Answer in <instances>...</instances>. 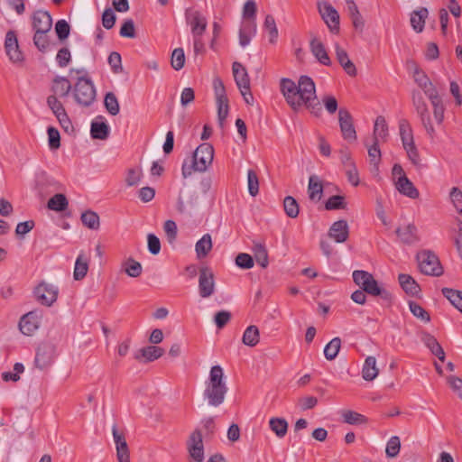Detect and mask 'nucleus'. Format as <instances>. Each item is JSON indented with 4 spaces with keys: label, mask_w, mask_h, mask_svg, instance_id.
Segmentation results:
<instances>
[{
    "label": "nucleus",
    "mask_w": 462,
    "mask_h": 462,
    "mask_svg": "<svg viewBox=\"0 0 462 462\" xmlns=\"http://www.w3.org/2000/svg\"><path fill=\"white\" fill-rule=\"evenodd\" d=\"M47 32H35L33 36V43L40 51L44 52L48 46L49 41L46 36Z\"/></svg>",
    "instance_id": "obj_60"
},
{
    "label": "nucleus",
    "mask_w": 462,
    "mask_h": 462,
    "mask_svg": "<svg viewBox=\"0 0 462 462\" xmlns=\"http://www.w3.org/2000/svg\"><path fill=\"white\" fill-rule=\"evenodd\" d=\"M341 415L343 421L350 425H360L366 422V419L364 415L354 411H343Z\"/></svg>",
    "instance_id": "obj_47"
},
{
    "label": "nucleus",
    "mask_w": 462,
    "mask_h": 462,
    "mask_svg": "<svg viewBox=\"0 0 462 462\" xmlns=\"http://www.w3.org/2000/svg\"><path fill=\"white\" fill-rule=\"evenodd\" d=\"M395 233L399 240L404 245H411L420 241L418 228L413 223L399 226Z\"/></svg>",
    "instance_id": "obj_16"
},
{
    "label": "nucleus",
    "mask_w": 462,
    "mask_h": 462,
    "mask_svg": "<svg viewBox=\"0 0 462 462\" xmlns=\"http://www.w3.org/2000/svg\"><path fill=\"white\" fill-rule=\"evenodd\" d=\"M227 391L223 368L218 365H213L209 371L208 378L205 382L204 400L208 402L209 406L218 407L225 402Z\"/></svg>",
    "instance_id": "obj_3"
},
{
    "label": "nucleus",
    "mask_w": 462,
    "mask_h": 462,
    "mask_svg": "<svg viewBox=\"0 0 462 462\" xmlns=\"http://www.w3.org/2000/svg\"><path fill=\"white\" fill-rule=\"evenodd\" d=\"M319 13L328 27L329 31L333 33L339 32V14L338 12L327 1L318 3Z\"/></svg>",
    "instance_id": "obj_9"
},
{
    "label": "nucleus",
    "mask_w": 462,
    "mask_h": 462,
    "mask_svg": "<svg viewBox=\"0 0 462 462\" xmlns=\"http://www.w3.org/2000/svg\"><path fill=\"white\" fill-rule=\"evenodd\" d=\"M231 319V313L228 310H220L215 314L214 321L218 328H224Z\"/></svg>",
    "instance_id": "obj_63"
},
{
    "label": "nucleus",
    "mask_w": 462,
    "mask_h": 462,
    "mask_svg": "<svg viewBox=\"0 0 462 462\" xmlns=\"http://www.w3.org/2000/svg\"><path fill=\"white\" fill-rule=\"evenodd\" d=\"M82 224L89 229L97 230L100 226L99 216L92 210H87L80 217Z\"/></svg>",
    "instance_id": "obj_40"
},
{
    "label": "nucleus",
    "mask_w": 462,
    "mask_h": 462,
    "mask_svg": "<svg viewBox=\"0 0 462 462\" xmlns=\"http://www.w3.org/2000/svg\"><path fill=\"white\" fill-rule=\"evenodd\" d=\"M353 280L366 293L372 296H380L385 301L392 300V294L381 288L370 273L362 270L354 271Z\"/></svg>",
    "instance_id": "obj_5"
},
{
    "label": "nucleus",
    "mask_w": 462,
    "mask_h": 462,
    "mask_svg": "<svg viewBox=\"0 0 462 462\" xmlns=\"http://www.w3.org/2000/svg\"><path fill=\"white\" fill-rule=\"evenodd\" d=\"M421 341L440 361L443 362L445 360V352L440 344L432 335L429 333H423L421 336Z\"/></svg>",
    "instance_id": "obj_27"
},
{
    "label": "nucleus",
    "mask_w": 462,
    "mask_h": 462,
    "mask_svg": "<svg viewBox=\"0 0 462 462\" xmlns=\"http://www.w3.org/2000/svg\"><path fill=\"white\" fill-rule=\"evenodd\" d=\"M48 133V142L49 146L51 150H57L60 146V135L59 131L54 127H49L47 130Z\"/></svg>",
    "instance_id": "obj_57"
},
{
    "label": "nucleus",
    "mask_w": 462,
    "mask_h": 462,
    "mask_svg": "<svg viewBox=\"0 0 462 462\" xmlns=\"http://www.w3.org/2000/svg\"><path fill=\"white\" fill-rule=\"evenodd\" d=\"M411 100L415 111L420 117L421 125H423L427 134L430 136V138H434L436 131L432 124L428 105L425 102L421 93L416 90L412 91Z\"/></svg>",
    "instance_id": "obj_7"
},
{
    "label": "nucleus",
    "mask_w": 462,
    "mask_h": 462,
    "mask_svg": "<svg viewBox=\"0 0 462 462\" xmlns=\"http://www.w3.org/2000/svg\"><path fill=\"white\" fill-rule=\"evenodd\" d=\"M396 189L400 193L411 199H417L420 195L418 189L413 183L406 177V175L398 178L395 182Z\"/></svg>",
    "instance_id": "obj_24"
},
{
    "label": "nucleus",
    "mask_w": 462,
    "mask_h": 462,
    "mask_svg": "<svg viewBox=\"0 0 462 462\" xmlns=\"http://www.w3.org/2000/svg\"><path fill=\"white\" fill-rule=\"evenodd\" d=\"M143 176L142 170L140 169H130L127 171L125 182L127 186L137 185Z\"/></svg>",
    "instance_id": "obj_62"
},
{
    "label": "nucleus",
    "mask_w": 462,
    "mask_h": 462,
    "mask_svg": "<svg viewBox=\"0 0 462 462\" xmlns=\"http://www.w3.org/2000/svg\"><path fill=\"white\" fill-rule=\"evenodd\" d=\"M288 426L287 420L283 418L273 417L269 420V427L271 430L279 439H282L287 434Z\"/></svg>",
    "instance_id": "obj_34"
},
{
    "label": "nucleus",
    "mask_w": 462,
    "mask_h": 462,
    "mask_svg": "<svg viewBox=\"0 0 462 462\" xmlns=\"http://www.w3.org/2000/svg\"><path fill=\"white\" fill-rule=\"evenodd\" d=\"M346 203L345 202V198L343 196L335 195L330 197L325 205L326 209L334 210L346 208Z\"/></svg>",
    "instance_id": "obj_55"
},
{
    "label": "nucleus",
    "mask_w": 462,
    "mask_h": 462,
    "mask_svg": "<svg viewBox=\"0 0 462 462\" xmlns=\"http://www.w3.org/2000/svg\"><path fill=\"white\" fill-rule=\"evenodd\" d=\"M112 434L116 444L118 462H130L129 448L125 435L118 431L116 425L112 427Z\"/></svg>",
    "instance_id": "obj_17"
},
{
    "label": "nucleus",
    "mask_w": 462,
    "mask_h": 462,
    "mask_svg": "<svg viewBox=\"0 0 462 462\" xmlns=\"http://www.w3.org/2000/svg\"><path fill=\"white\" fill-rule=\"evenodd\" d=\"M408 66L412 70V77L416 84L422 89L423 93L430 101L433 109V118L438 125L444 121L445 106L438 89L433 85L428 75L413 61H408Z\"/></svg>",
    "instance_id": "obj_2"
},
{
    "label": "nucleus",
    "mask_w": 462,
    "mask_h": 462,
    "mask_svg": "<svg viewBox=\"0 0 462 462\" xmlns=\"http://www.w3.org/2000/svg\"><path fill=\"white\" fill-rule=\"evenodd\" d=\"M52 26V18L49 12L38 10L32 15V27L35 32H48Z\"/></svg>",
    "instance_id": "obj_21"
},
{
    "label": "nucleus",
    "mask_w": 462,
    "mask_h": 462,
    "mask_svg": "<svg viewBox=\"0 0 462 462\" xmlns=\"http://www.w3.org/2000/svg\"><path fill=\"white\" fill-rule=\"evenodd\" d=\"M310 51L314 57L321 64L325 66H329L331 64V60L328 57V54L325 49L324 44L317 38H313L310 41Z\"/></svg>",
    "instance_id": "obj_25"
},
{
    "label": "nucleus",
    "mask_w": 462,
    "mask_h": 462,
    "mask_svg": "<svg viewBox=\"0 0 462 462\" xmlns=\"http://www.w3.org/2000/svg\"><path fill=\"white\" fill-rule=\"evenodd\" d=\"M47 105L55 116L66 111L63 105L58 100L55 95H51L47 97Z\"/></svg>",
    "instance_id": "obj_59"
},
{
    "label": "nucleus",
    "mask_w": 462,
    "mask_h": 462,
    "mask_svg": "<svg viewBox=\"0 0 462 462\" xmlns=\"http://www.w3.org/2000/svg\"><path fill=\"white\" fill-rule=\"evenodd\" d=\"M212 249V238L209 234H205L195 245V250L198 258H203L208 255V254Z\"/></svg>",
    "instance_id": "obj_36"
},
{
    "label": "nucleus",
    "mask_w": 462,
    "mask_h": 462,
    "mask_svg": "<svg viewBox=\"0 0 462 462\" xmlns=\"http://www.w3.org/2000/svg\"><path fill=\"white\" fill-rule=\"evenodd\" d=\"M140 353L146 362H152L160 358L164 354V350L159 346H149L141 348Z\"/></svg>",
    "instance_id": "obj_46"
},
{
    "label": "nucleus",
    "mask_w": 462,
    "mask_h": 462,
    "mask_svg": "<svg viewBox=\"0 0 462 462\" xmlns=\"http://www.w3.org/2000/svg\"><path fill=\"white\" fill-rule=\"evenodd\" d=\"M416 258L422 273L431 276H440L443 273L442 265L432 251L422 250L417 254Z\"/></svg>",
    "instance_id": "obj_8"
},
{
    "label": "nucleus",
    "mask_w": 462,
    "mask_h": 462,
    "mask_svg": "<svg viewBox=\"0 0 462 462\" xmlns=\"http://www.w3.org/2000/svg\"><path fill=\"white\" fill-rule=\"evenodd\" d=\"M55 346L51 343H42L36 351L34 364L40 370L49 367L54 359Z\"/></svg>",
    "instance_id": "obj_12"
},
{
    "label": "nucleus",
    "mask_w": 462,
    "mask_h": 462,
    "mask_svg": "<svg viewBox=\"0 0 462 462\" xmlns=\"http://www.w3.org/2000/svg\"><path fill=\"white\" fill-rule=\"evenodd\" d=\"M379 369L376 366V359L374 356H367L365 360L362 376L365 381H373L377 377Z\"/></svg>",
    "instance_id": "obj_32"
},
{
    "label": "nucleus",
    "mask_w": 462,
    "mask_h": 462,
    "mask_svg": "<svg viewBox=\"0 0 462 462\" xmlns=\"http://www.w3.org/2000/svg\"><path fill=\"white\" fill-rule=\"evenodd\" d=\"M442 293L456 309L462 312V291L443 288Z\"/></svg>",
    "instance_id": "obj_43"
},
{
    "label": "nucleus",
    "mask_w": 462,
    "mask_h": 462,
    "mask_svg": "<svg viewBox=\"0 0 462 462\" xmlns=\"http://www.w3.org/2000/svg\"><path fill=\"white\" fill-rule=\"evenodd\" d=\"M88 262L86 257L82 254H80L75 263V268L73 276L76 281L82 280L88 273Z\"/></svg>",
    "instance_id": "obj_41"
},
{
    "label": "nucleus",
    "mask_w": 462,
    "mask_h": 462,
    "mask_svg": "<svg viewBox=\"0 0 462 462\" xmlns=\"http://www.w3.org/2000/svg\"><path fill=\"white\" fill-rule=\"evenodd\" d=\"M341 347V339L339 337H334L331 339L324 348V356L325 357L331 361L334 360L340 350Z\"/></svg>",
    "instance_id": "obj_44"
},
{
    "label": "nucleus",
    "mask_w": 462,
    "mask_h": 462,
    "mask_svg": "<svg viewBox=\"0 0 462 462\" xmlns=\"http://www.w3.org/2000/svg\"><path fill=\"white\" fill-rule=\"evenodd\" d=\"M214 159V148L210 143H204L197 147L189 163L184 162L181 174L184 179L189 177L194 171L204 172L211 165Z\"/></svg>",
    "instance_id": "obj_4"
},
{
    "label": "nucleus",
    "mask_w": 462,
    "mask_h": 462,
    "mask_svg": "<svg viewBox=\"0 0 462 462\" xmlns=\"http://www.w3.org/2000/svg\"><path fill=\"white\" fill-rule=\"evenodd\" d=\"M247 184L249 194L255 197L259 192V180L256 173L253 170L247 172Z\"/></svg>",
    "instance_id": "obj_54"
},
{
    "label": "nucleus",
    "mask_w": 462,
    "mask_h": 462,
    "mask_svg": "<svg viewBox=\"0 0 462 462\" xmlns=\"http://www.w3.org/2000/svg\"><path fill=\"white\" fill-rule=\"evenodd\" d=\"M409 307L411 312L419 319L424 322H430V314L417 302L410 301Z\"/></svg>",
    "instance_id": "obj_53"
},
{
    "label": "nucleus",
    "mask_w": 462,
    "mask_h": 462,
    "mask_svg": "<svg viewBox=\"0 0 462 462\" xmlns=\"http://www.w3.org/2000/svg\"><path fill=\"white\" fill-rule=\"evenodd\" d=\"M283 208L289 217L295 218L299 215V205L296 199L291 196L285 197L283 200Z\"/></svg>",
    "instance_id": "obj_49"
},
{
    "label": "nucleus",
    "mask_w": 462,
    "mask_h": 462,
    "mask_svg": "<svg viewBox=\"0 0 462 462\" xmlns=\"http://www.w3.org/2000/svg\"><path fill=\"white\" fill-rule=\"evenodd\" d=\"M236 264L242 269H251L254 266V258L245 253H240L236 257Z\"/></svg>",
    "instance_id": "obj_58"
},
{
    "label": "nucleus",
    "mask_w": 462,
    "mask_h": 462,
    "mask_svg": "<svg viewBox=\"0 0 462 462\" xmlns=\"http://www.w3.org/2000/svg\"><path fill=\"white\" fill-rule=\"evenodd\" d=\"M5 48L6 54L13 62L23 60V54L19 50L18 40L14 31H8L5 35Z\"/></svg>",
    "instance_id": "obj_19"
},
{
    "label": "nucleus",
    "mask_w": 462,
    "mask_h": 462,
    "mask_svg": "<svg viewBox=\"0 0 462 462\" xmlns=\"http://www.w3.org/2000/svg\"><path fill=\"white\" fill-rule=\"evenodd\" d=\"M104 105L106 111L111 116H116L120 112V106L116 96L113 92H108L105 96Z\"/></svg>",
    "instance_id": "obj_45"
},
{
    "label": "nucleus",
    "mask_w": 462,
    "mask_h": 462,
    "mask_svg": "<svg viewBox=\"0 0 462 462\" xmlns=\"http://www.w3.org/2000/svg\"><path fill=\"white\" fill-rule=\"evenodd\" d=\"M328 236L337 243H344L349 236V226L346 220L340 219L332 224Z\"/></svg>",
    "instance_id": "obj_20"
},
{
    "label": "nucleus",
    "mask_w": 462,
    "mask_h": 462,
    "mask_svg": "<svg viewBox=\"0 0 462 462\" xmlns=\"http://www.w3.org/2000/svg\"><path fill=\"white\" fill-rule=\"evenodd\" d=\"M72 89L69 80L65 77L57 76L52 80L51 91L60 97H67Z\"/></svg>",
    "instance_id": "obj_26"
},
{
    "label": "nucleus",
    "mask_w": 462,
    "mask_h": 462,
    "mask_svg": "<svg viewBox=\"0 0 462 462\" xmlns=\"http://www.w3.org/2000/svg\"><path fill=\"white\" fill-rule=\"evenodd\" d=\"M33 294L42 305L51 307L57 300L59 289L51 283L42 282L35 287Z\"/></svg>",
    "instance_id": "obj_10"
},
{
    "label": "nucleus",
    "mask_w": 462,
    "mask_h": 462,
    "mask_svg": "<svg viewBox=\"0 0 462 462\" xmlns=\"http://www.w3.org/2000/svg\"><path fill=\"white\" fill-rule=\"evenodd\" d=\"M187 23L190 25L193 36H202L208 25L206 17L197 10H189L186 12Z\"/></svg>",
    "instance_id": "obj_15"
},
{
    "label": "nucleus",
    "mask_w": 462,
    "mask_h": 462,
    "mask_svg": "<svg viewBox=\"0 0 462 462\" xmlns=\"http://www.w3.org/2000/svg\"><path fill=\"white\" fill-rule=\"evenodd\" d=\"M429 15V11L425 7H420L411 14V25L416 32H421L424 29L425 21Z\"/></svg>",
    "instance_id": "obj_28"
},
{
    "label": "nucleus",
    "mask_w": 462,
    "mask_h": 462,
    "mask_svg": "<svg viewBox=\"0 0 462 462\" xmlns=\"http://www.w3.org/2000/svg\"><path fill=\"white\" fill-rule=\"evenodd\" d=\"M399 130L403 148H407V146L414 144L412 129L407 120L402 119L399 122Z\"/></svg>",
    "instance_id": "obj_33"
},
{
    "label": "nucleus",
    "mask_w": 462,
    "mask_h": 462,
    "mask_svg": "<svg viewBox=\"0 0 462 462\" xmlns=\"http://www.w3.org/2000/svg\"><path fill=\"white\" fill-rule=\"evenodd\" d=\"M90 134L94 139L106 140L109 134V126L103 121H93L91 123Z\"/></svg>",
    "instance_id": "obj_37"
},
{
    "label": "nucleus",
    "mask_w": 462,
    "mask_h": 462,
    "mask_svg": "<svg viewBox=\"0 0 462 462\" xmlns=\"http://www.w3.org/2000/svg\"><path fill=\"white\" fill-rule=\"evenodd\" d=\"M398 281L402 290L411 296L418 295L420 291L419 284L409 274H399Z\"/></svg>",
    "instance_id": "obj_30"
},
{
    "label": "nucleus",
    "mask_w": 462,
    "mask_h": 462,
    "mask_svg": "<svg viewBox=\"0 0 462 462\" xmlns=\"http://www.w3.org/2000/svg\"><path fill=\"white\" fill-rule=\"evenodd\" d=\"M264 28L269 32L270 42L274 43L278 37V29L273 15L267 14L263 23Z\"/></svg>",
    "instance_id": "obj_51"
},
{
    "label": "nucleus",
    "mask_w": 462,
    "mask_h": 462,
    "mask_svg": "<svg viewBox=\"0 0 462 462\" xmlns=\"http://www.w3.org/2000/svg\"><path fill=\"white\" fill-rule=\"evenodd\" d=\"M336 57L341 67L346 73L351 77L356 75V69L355 64L350 60L347 52L338 44L335 45Z\"/></svg>",
    "instance_id": "obj_23"
},
{
    "label": "nucleus",
    "mask_w": 462,
    "mask_h": 462,
    "mask_svg": "<svg viewBox=\"0 0 462 462\" xmlns=\"http://www.w3.org/2000/svg\"><path fill=\"white\" fill-rule=\"evenodd\" d=\"M280 87L286 102L294 111L305 106L314 116H319L321 114L322 108L317 99L315 83L311 78L300 76L298 84L284 78L282 79Z\"/></svg>",
    "instance_id": "obj_1"
},
{
    "label": "nucleus",
    "mask_w": 462,
    "mask_h": 462,
    "mask_svg": "<svg viewBox=\"0 0 462 462\" xmlns=\"http://www.w3.org/2000/svg\"><path fill=\"white\" fill-rule=\"evenodd\" d=\"M308 193L310 200L318 202L323 195V185L319 177L312 175L309 179Z\"/></svg>",
    "instance_id": "obj_31"
},
{
    "label": "nucleus",
    "mask_w": 462,
    "mask_h": 462,
    "mask_svg": "<svg viewBox=\"0 0 462 462\" xmlns=\"http://www.w3.org/2000/svg\"><path fill=\"white\" fill-rule=\"evenodd\" d=\"M73 95L76 102L82 106H89L96 99V88L92 80L79 77L74 86Z\"/></svg>",
    "instance_id": "obj_6"
},
{
    "label": "nucleus",
    "mask_w": 462,
    "mask_h": 462,
    "mask_svg": "<svg viewBox=\"0 0 462 462\" xmlns=\"http://www.w3.org/2000/svg\"><path fill=\"white\" fill-rule=\"evenodd\" d=\"M69 206L68 199L65 195L59 193L51 197L47 204L49 209L53 211H64Z\"/></svg>",
    "instance_id": "obj_39"
},
{
    "label": "nucleus",
    "mask_w": 462,
    "mask_h": 462,
    "mask_svg": "<svg viewBox=\"0 0 462 462\" xmlns=\"http://www.w3.org/2000/svg\"><path fill=\"white\" fill-rule=\"evenodd\" d=\"M338 122L343 138L349 143L356 142L357 136L354 127L353 117L346 108L339 109Z\"/></svg>",
    "instance_id": "obj_13"
},
{
    "label": "nucleus",
    "mask_w": 462,
    "mask_h": 462,
    "mask_svg": "<svg viewBox=\"0 0 462 462\" xmlns=\"http://www.w3.org/2000/svg\"><path fill=\"white\" fill-rule=\"evenodd\" d=\"M447 383L462 400V379L455 375H449L447 377Z\"/></svg>",
    "instance_id": "obj_64"
},
{
    "label": "nucleus",
    "mask_w": 462,
    "mask_h": 462,
    "mask_svg": "<svg viewBox=\"0 0 462 462\" xmlns=\"http://www.w3.org/2000/svg\"><path fill=\"white\" fill-rule=\"evenodd\" d=\"M253 252L256 263L263 268H266L269 264V259L265 246L261 243H254Z\"/></svg>",
    "instance_id": "obj_42"
},
{
    "label": "nucleus",
    "mask_w": 462,
    "mask_h": 462,
    "mask_svg": "<svg viewBox=\"0 0 462 462\" xmlns=\"http://www.w3.org/2000/svg\"><path fill=\"white\" fill-rule=\"evenodd\" d=\"M69 25L65 20H59L55 24V32L60 41H63L69 37Z\"/></svg>",
    "instance_id": "obj_61"
},
{
    "label": "nucleus",
    "mask_w": 462,
    "mask_h": 462,
    "mask_svg": "<svg viewBox=\"0 0 462 462\" xmlns=\"http://www.w3.org/2000/svg\"><path fill=\"white\" fill-rule=\"evenodd\" d=\"M260 340V332L256 326L251 325L246 328L243 334L242 341L245 346H255Z\"/></svg>",
    "instance_id": "obj_38"
},
{
    "label": "nucleus",
    "mask_w": 462,
    "mask_h": 462,
    "mask_svg": "<svg viewBox=\"0 0 462 462\" xmlns=\"http://www.w3.org/2000/svg\"><path fill=\"white\" fill-rule=\"evenodd\" d=\"M187 448L189 457L195 462H203L204 460V445L202 440V433L199 430H194L188 440Z\"/></svg>",
    "instance_id": "obj_14"
},
{
    "label": "nucleus",
    "mask_w": 462,
    "mask_h": 462,
    "mask_svg": "<svg viewBox=\"0 0 462 462\" xmlns=\"http://www.w3.org/2000/svg\"><path fill=\"white\" fill-rule=\"evenodd\" d=\"M40 327V316L37 311H30L23 315L19 322V328L23 334L32 335Z\"/></svg>",
    "instance_id": "obj_18"
},
{
    "label": "nucleus",
    "mask_w": 462,
    "mask_h": 462,
    "mask_svg": "<svg viewBox=\"0 0 462 462\" xmlns=\"http://www.w3.org/2000/svg\"><path fill=\"white\" fill-rule=\"evenodd\" d=\"M217 106V119L219 125L221 127L224 126V122L228 116L229 106L227 97L216 98Z\"/></svg>",
    "instance_id": "obj_48"
},
{
    "label": "nucleus",
    "mask_w": 462,
    "mask_h": 462,
    "mask_svg": "<svg viewBox=\"0 0 462 462\" xmlns=\"http://www.w3.org/2000/svg\"><path fill=\"white\" fill-rule=\"evenodd\" d=\"M122 270L132 278L139 277L142 274V264L132 257L122 263Z\"/></svg>",
    "instance_id": "obj_35"
},
{
    "label": "nucleus",
    "mask_w": 462,
    "mask_h": 462,
    "mask_svg": "<svg viewBox=\"0 0 462 462\" xmlns=\"http://www.w3.org/2000/svg\"><path fill=\"white\" fill-rule=\"evenodd\" d=\"M216 291L215 275L208 267H201L199 273V293L201 298L211 297Z\"/></svg>",
    "instance_id": "obj_11"
},
{
    "label": "nucleus",
    "mask_w": 462,
    "mask_h": 462,
    "mask_svg": "<svg viewBox=\"0 0 462 462\" xmlns=\"http://www.w3.org/2000/svg\"><path fill=\"white\" fill-rule=\"evenodd\" d=\"M401 449V441L399 437H392L386 445L385 453L388 457L393 458L398 456Z\"/></svg>",
    "instance_id": "obj_52"
},
{
    "label": "nucleus",
    "mask_w": 462,
    "mask_h": 462,
    "mask_svg": "<svg viewBox=\"0 0 462 462\" xmlns=\"http://www.w3.org/2000/svg\"><path fill=\"white\" fill-rule=\"evenodd\" d=\"M233 76L239 89H247L250 87V79L246 69L238 61L232 65Z\"/></svg>",
    "instance_id": "obj_22"
},
{
    "label": "nucleus",
    "mask_w": 462,
    "mask_h": 462,
    "mask_svg": "<svg viewBox=\"0 0 462 462\" xmlns=\"http://www.w3.org/2000/svg\"><path fill=\"white\" fill-rule=\"evenodd\" d=\"M185 54L182 48L173 50L171 57V65L175 70H180L184 67Z\"/></svg>",
    "instance_id": "obj_50"
},
{
    "label": "nucleus",
    "mask_w": 462,
    "mask_h": 462,
    "mask_svg": "<svg viewBox=\"0 0 462 462\" xmlns=\"http://www.w3.org/2000/svg\"><path fill=\"white\" fill-rule=\"evenodd\" d=\"M388 125L383 116H378L374 125V141L386 142L388 138Z\"/></svg>",
    "instance_id": "obj_29"
},
{
    "label": "nucleus",
    "mask_w": 462,
    "mask_h": 462,
    "mask_svg": "<svg viewBox=\"0 0 462 462\" xmlns=\"http://www.w3.org/2000/svg\"><path fill=\"white\" fill-rule=\"evenodd\" d=\"M166 238L170 244H173L177 238V225L173 220H167L163 225Z\"/></svg>",
    "instance_id": "obj_56"
}]
</instances>
